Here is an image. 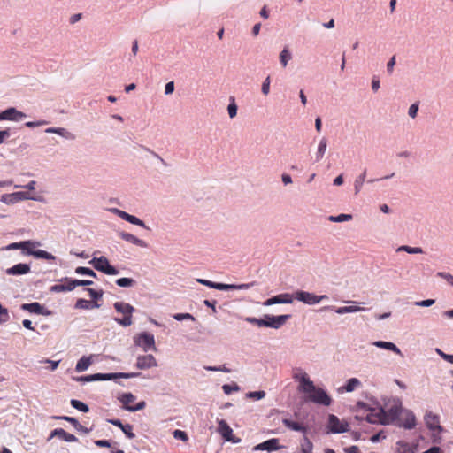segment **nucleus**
I'll return each instance as SVG.
<instances>
[{"mask_svg":"<svg viewBox=\"0 0 453 453\" xmlns=\"http://www.w3.org/2000/svg\"><path fill=\"white\" fill-rule=\"evenodd\" d=\"M293 377L299 381L298 390L307 394L310 401L325 406L331 404L330 396L324 389L316 388L306 372L299 371Z\"/></svg>","mask_w":453,"mask_h":453,"instance_id":"obj_1","label":"nucleus"},{"mask_svg":"<svg viewBox=\"0 0 453 453\" xmlns=\"http://www.w3.org/2000/svg\"><path fill=\"white\" fill-rule=\"evenodd\" d=\"M290 318V315L271 316L265 315V319L248 317L245 320L258 326L280 328Z\"/></svg>","mask_w":453,"mask_h":453,"instance_id":"obj_2","label":"nucleus"},{"mask_svg":"<svg viewBox=\"0 0 453 453\" xmlns=\"http://www.w3.org/2000/svg\"><path fill=\"white\" fill-rule=\"evenodd\" d=\"M40 243L34 241H24L22 242V252L26 255L34 256L36 258H42L49 261L55 260V257L42 250H36V247L39 246Z\"/></svg>","mask_w":453,"mask_h":453,"instance_id":"obj_3","label":"nucleus"},{"mask_svg":"<svg viewBox=\"0 0 453 453\" xmlns=\"http://www.w3.org/2000/svg\"><path fill=\"white\" fill-rule=\"evenodd\" d=\"M114 308L118 312L124 315L122 319H115V321L118 324L123 326H129L133 324L132 314L134 311V308L132 305L123 302H116L114 303Z\"/></svg>","mask_w":453,"mask_h":453,"instance_id":"obj_4","label":"nucleus"},{"mask_svg":"<svg viewBox=\"0 0 453 453\" xmlns=\"http://www.w3.org/2000/svg\"><path fill=\"white\" fill-rule=\"evenodd\" d=\"M384 414H385V422L387 425L394 423L398 419L399 415L402 411V404L399 401L389 402L385 405Z\"/></svg>","mask_w":453,"mask_h":453,"instance_id":"obj_5","label":"nucleus"},{"mask_svg":"<svg viewBox=\"0 0 453 453\" xmlns=\"http://www.w3.org/2000/svg\"><path fill=\"white\" fill-rule=\"evenodd\" d=\"M327 429V433L342 434L349 430V425L345 420H340L337 416L329 414Z\"/></svg>","mask_w":453,"mask_h":453,"instance_id":"obj_6","label":"nucleus"},{"mask_svg":"<svg viewBox=\"0 0 453 453\" xmlns=\"http://www.w3.org/2000/svg\"><path fill=\"white\" fill-rule=\"evenodd\" d=\"M135 399L136 397L132 393H124L119 397L122 407L129 411H140L145 407L146 403L144 401H142L134 405L133 403L135 402Z\"/></svg>","mask_w":453,"mask_h":453,"instance_id":"obj_7","label":"nucleus"},{"mask_svg":"<svg viewBox=\"0 0 453 453\" xmlns=\"http://www.w3.org/2000/svg\"><path fill=\"white\" fill-rule=\"evenodd\" d=\"M94 268L97 271L103 272L108 275H116L119 273L118 270L110 265L108 259L105 257H100L98 258L94 257L89 261Z\"/></svg>","mask_w":453,"mask_h":453,"instance_id":"obj_8","label":"nucleus"},{"mask_svg":"<svg viewBox=\"0 0 453 453\" xmlns=\"http://www.w3.org/2000/svg\"><path fill=\"white\" fill-rule=\"evenodd\" d=\"M293 298H295L297 301L303 302L306 304L312 305L319 303L322 300L327 299V296H316L312 293L298 290L296 291L293 295Z\"/></svg>","mask_w":453,"mask_h":453,"instance_id":"obj_9","label":"nucleus"},{"mask_svg":"<svg viewBox=\"0 0 453 453\" xmlns=\"http://www.w3.org/2000/svg\"><path fill=\"white\" fill-rule=\"evenodd\" d=\"M197 281L204 286H207L211 288L219 289V290H228V289H248L250 286H253L254 283L250 284H224V283H216L210 281L208 280L198 279Z\"/></svg>","mask_w":453,"mask_h":453,"instance_id":"obj_10","label":"nucleus"},{"mask_svg":"<svg viewBox=\"0 0 453 453\" xmlns=\"http://www.w3.org/2000/svg\"><path fill=\"white\" fill-rule=\"evenodd\" d=\"M135 345L141 347L144 351L149 349H156L155 339L153 334L143 332L136 335L134 339Z\"/></svg>","mask_w":453,"mask_h":453,"instance_id":"obj_11","label":"nucleus"},{"mask_svg":"<svg viewBox=\"0 0 453 453\" xmlns=\"http://www.w3.org/2000/svg\"><path fill=\"white\" fill-rule=\"evenodd\" d=\"M357 419H365L368 423L371 424H382L387 425L385 422V414H384V409L380 408L379 410L375 409H369L368 413L365 417H359L356 416Z\"/></svg>","mask_w":453,"mask_h":453,"instance_id":"obj_12","label":"nucleus"},{"mask_svg":"<svg viewBox=\"0 0 453 453\" xmlns=\"http://www.w3.org/2000/svg\"><path fill=\"white\" fill-rule=\"evenodd\" d=\"M138 373H126V372H119V373H96L92 375L93 381L95 380H110L117 378H124L129 379L136 377Z\"/></svg>","mask_w":453,"mask_h":453,"instance_id":"obj_13","label":"nucleus"},{"mask_svg":"<svg viewBox=\"0 0 453 453\" xmlns=\"http://www.w3.org/2000/svg\"><path fill=\"white\" fill-rule=\"evenodd\" d=\"M26 117V114L18 111L14 107H10L5 111L0 112L1 120L19 121Z\"/></svg>","mask_w":453,"mask_h":453,"instance_id":"obj_14","label":"nucleus"},{"mask_svg":"<svg viewBox=\"0 0 453 453\" xmlns=\"http://www.w3.org/2000/svg\"><path fill=\"white\" fill-rule=\"evenodd\" d=\"M156 366H157V363L152 355H143L137 357L136 367L139 369H149Z\"/></svg>","mask_w":453,"mask_h":453,"instance_id":"obj_15","label":"nucleus"},{"mask_svg":"<svg viewBox=\"0 0 453 453\" xmlns=\"http://www.w3.org/2000/svg\"><path fill=\"white\" fill-rule=\"evenodd\" d=\"M53 437H58L61 440L67 441V442H74L77 441V437L72 434L67 433L63 428H56L53 431H51L48 441L51 440Z\"/></svg>","mask_w":453,"mask_h":453,"instance_id":"obj_16","label":"nucleus"},{"mask_svg":"<svg viewBox=\"0 0 453 453\" xmlns=\"http://www.w3.org/2000/svg\"><path fill=\"white\" fill-rule=\"evenodd\" d=\"M282 446L279 444V439L273 438L267 440L262 443L257 444L254 449L255 450H266L268 452H272L277 449H281Z\"/></svg>","mask_w":453,"mask_h":453,"instance_id":"obj_17","label":"nucleus"},{"mask_svg":"<svg viewBox=\"0 0 453 453\" xmlns=\"http://www.w3.org/2000/svg\"><path fill=\"white\" fill-rule=\"evenodd\" d=\"M114 212L119 217L121 218L122 219L131 223V224H134V225H136V226H142V227H144V228H148L144 222L142 220H141L140 219H138L137 217L135 216H133V215H130L128 214L127 212L124 211H121V210H119V209H114Z\"/></svg>","mask_w":453,"mask_h":453,"instance_id":"obj_18","label":"nucleus"},{"mask_svg":"<svg viewBox=\"0 0 453 453\" xmlns=\"http://www.w3.org/2000/svg\"><path fill=\"white\" fill-rule=\"evenodd\" d=\"M425 421L426 426L430 430H441V427L440 426V418L439 416H437L436 414H434L433 412H427L425 416Z\"/></svg>","mask_w":453,"mask_h":453,"instance_id":"obj_19","label":"nucleus"},{"mask_svg":"<svg viewBox=\"0 0 453 453\" xmlns=\"http://www.w3.org/2000/svg\"><path fill=\"white\" fill-rule=\"evenodd\" d=\"M30 272V265L27 264H17L8 269H6L5 273L8 275H23L27 274Z\"/></svg>","mask_w":453,"mask_h":453,"instance_id":"obj_20","label":"nucleus"},{"mask_svg":"<svg viewBox=\"0 0 453 453\" xmlns=\"http://www.w3.org/2000/svg\"><path fill=\"white\" fill-rule=\"evenodd\" d=\"M108 422L119 427L122 432L127 435L129 439H134L135 434L133 433V426L130 424H122L119 419H108Z\"/></svg>","mask_w":453,"mask_h":453,"instance_id":"obj_21","label":"nucleus"},{"mask_svg":"<svg viewBox=\"0 0 453 453\" xmlns=\"http://www.w3.org/2000/svg\"><path fill=\"white\" fill-rule=\"evenodd\" d=\"M119 237L122 239V240H125L127 242H129L133 244H135L137 246H140V247H142V248H145L147 247V243L137 238L136 236H134V234H130V233H127V232H120L119 234Z\"/></svg>","mask_w":453,"mask_h":453,"instance_id":"obj_22","label":"nucleus"},{"mask_svg":"<svg viewBox=\"0 0 453 453\" xmlns=\"http://www.w3.org/2000/svg\"><path fill=\"white\" fill-rule=\"evenodd\" d=\"M219 432L225 440L232 441L233 430L225 420L219 422Z\"/></svg>","mask_w":453,"mask_h":453,"instance_id":"obj_23","label":"nucleus"},{"mask_svg":"<svg viewBox=\"0 0 453 453\" xmlns=\"http://www.w3.org/2000/svg\"><path fill=\"white\" fill-rule=\"evenodd\" d=\"M65 281L67 282V284H56L50 287V292L59 293V292H65V291H72L74 289L73 287V280L69 278H65Z\"/></svg>","mask_w":453,"mask_h":453,"instance_id":"obj_24","label":"nucleus"},{"mask_svg":"<svg viewBox=\"0 0 453 453\" xmlns=\"http://www.w3.org/2000/svg\"><path fill=\"white\" fill-rule=\"evenodd\" d=\"M373 345L378 348L391 350V351L395 352V354L402 356V352H401L400 349L395 344H394L392 342H383V341H376L373 342Z\"/></svg>","mask_w":453,"mask_h":453,"instance_id":"obj_25","label":"nucleus"},{"mask_svg":"<svg viewBox=\"0 0 453 453\" xmlns=\"http://www.w3.org/2000/svg\"><path fill=\"white\" fill-rule=\"evenodd\" d=\"M416 447L409 442L400 441L396 443V453H415Z\"/></svg>","mask_w":453,"mask_h":453,"instance_id":"obj_26","label":"nucleus"},{"mask_svg":"<svg viewBox=\"0 0 453 453\" xmlns=\"http://www.w3.org/2000/svg\"><path fill=\"white\" fill-rule=\"evenodd\" d=\"M93 356L86 357L83 356L76 364L75 370L78 372L86 371L92 364Z\"/></svg>","mask_w":453,"mask_h":453,"instance_id":"obj_27","label":"nucleus"},{"mask_svg":"<svg viewBox=\"0 0 453 453\" xmlns=\"http://www.w3.org/2000/svg\"><path fill=\"white\" fill-rule=\"evenodd\" d=\"M74 307L76 309L89 310L92 308L99 307V304L96 302H91L86 299L80 298L76 301Z\"/></svg>","mask_w":453,"mask_h":453,"instance_id":"obj_28","label":"nucleus"},{"mask_svg":"<svg viewBox=\"0 0 453 453\" xmlns=\"http://www.w3.org/2000/svg\"><path fill=\"white\" fill-rule=\"evenodd\" d=\"M282 423L284 424V426L286 427H288V429L293 430V431L305 433L307 430L306 427L304 426H303L302 424L296 422V421H292L288 418H284L282 420Z\"/></svg>","mask_w":453,"mask_h":453,"instance_id":"obj_29","label":"nucleus"},{"mask_svg":"<svg viewBox=\"0 0 453 453\" xmlns=\"http://www.w3.org/2000/svg\"><path fill=\"white\" fill-rule=\"evenodd\" d=\"M21 309L31 313L41 314L42 313L43 307L39 303H24Z\"/></svg>","mask_w":453,"mask_h":453,"instance_id":"obj_30","label":"nucleus"},{"mask_svg":"<svg viewBox=\"0 0 453 453\" xmlns=\"http://www.w3.org/2000/svg\"><path fill=\"white\" fill-rule=\"evenodd\" d=\"M274 304L276 303H291L293 302V295L288 293L280 294L273 296Z\"/></svg>","mask_w":453,"mask_h":453,"instance_id":"obj_31","label":"nucleus"},{"mask_svg":"<svg viewBox=\"0 0 453 453\" xmlns=\"http://www.w3.org/2000/svg\"><path fill=\"white\" fill-rule=\"evenodd\" d=\"M327 147V142L326 138H322L318 146V151L316 153V160L319 161L324 157L325 151Z\"/></svg>","mask_w":453,"mask_h":453,"instance_id":"obj_32","label":"nucleus"},{"mask_svg":"<svg viewBox=\"0 0 453 453\" xmlns=\"http://www.w3.org/2000/svg\"><path fill=\"white\" fill-rule=\"evenodd\" d=\"M416 425V418L415 416L411 412H408L406 414L405 419L402 422V426L404 428L411 429Z\"/></svg>","mask_w":453,"mask_h":453,"instance_id":"obj_33","label":"nucleus"},{"mask_svg":"<svg viewBox=\"0 0 453 453\" xmlns=\"http://www.w3.org/2000/svg\"><path fill=\"white\" fill-rule=\"evenodd\" d=\"M361 382L357 378H351L347 381V384L344 386L343 389L346 392H351L355 390L358 386H360Z\"/></svg>","mask_w":453,"mask_h":453,"instance_id":"obj_34","label":"nucleus"},{"mask_svg":"<svg viewBox=\"0 0 453 453\" xmlns=\"http://www.w3.org/2000/svg\"><path fill=\"white\" fill-rule=\"evenodd\" d=\"M71 405L82 412H88L89 410L87 404L76 399L71 400Z\"/></svg>","mask_w":453,"mask_h":453,"instance_id":"obj_35","label":"nucleus"},{"mask_svg":"<svg viewBox=\"0 0 453 453\" xmlns=\"http://www.w3.org/2000/svg\"><path fill=\"white\" fill-rule=\"evenodd\" d=\"M365 175L366 172L365 171L362 174H360L356 180H355V193L357 194L361 190V188L365 180Z\"/></svg>","mask_w":453,"mask_h":453,"instance_id":"obj_36","label":"nucleus"},{"mask_svg":"<svg viewBox=\"0 0 453 453\" xmlns=\"http://www.w3.org/2000/svg\"><path fill=\"white\" fill-rule=\"evenodd\" d=\"M291 58V54L288 51V48H284L283 50L280 54V61L283 67H285L288 65V62Z\"/></svg>","mask_w":453,"mask_h":453,"instance_id":"obj_37","label":"nucleus"},{"mask_svg":"<svg viewBox=\"0 0 453 453\" xmlns=\"http://www.w3.org/2000/svg\"><path fill=\"white\" fill-rule=\"evenodd\" d=\"M397 250L398 251L404 250V251H406L407 253H410V254H420V253L423 252L422 249L419 248V247H410V246H407V245H403V246L399 247Z\"/></svg>","mask_w":453,"mask_h":453,"instance_id":"obj_38","label":"nucleus"},{"mask_svg":"<svg viewBox=\"0 0 453 453\" xmlns=\"http://www.w3.org/2000/svg\"><path fill=\"white\" fill-rule=\"evenodd\" d=\"M75 273L78 274L88 275V276H91L94 278L96 277V273L93 270H91L90 268H88V267L79 266L75 269Z\"/></svg>","mask_w":453,"mask_h":453,"instance_id":"obj_39","label":"nucleus"},{"mask_svg":"<svg viewBox=\"0 0 453 453\" xmlns=\"http://www.w3.org/2000/svg\"><path fill=\"white\" fill-rule=\"evenodd\" d=\"M7 197H12L13 199H12L11 201H17V200H20V199H24V198H27V196H25V194L23 192H16V193H13L12 195H4L2 196V201L4 202V203H7Z\"/></svg>","mask_w":453,"mask_h":453,"instance_id":"obj_40","label":"nucleus"},{"mask_svg":"<svg viewBox=\"0 0 453 453\" xmlns=\"http://www.w3.org/2000/svg\"><path fill=\"white\" fill-rule=\"evenodd\" d=\"M352 216L350 214H340L338 216H330L329 220L332 222H344L350 220Z\"/></svg>","mask_w":453,"mask_h":453,"instance_id":"obj_41","label":"nucleus"},{"mask_svg":"<svg viewBox=\"0 0 453 453\" xmlns=\"http://www.w3.org/2000/svg\"><path fill=\"white\" fill-rule=\"evenodd\" d=\"M46 132L50 134H57L65 137H68L70 134L65 128L61 127H50L46 129Z\"/></svg>","mask_w":453,"mask_h":453,"instance_id":"obj_42","label":"nucleus"},{"mask_svg":"<svg viewBox=\"0 0 453 453\" xmlns=\"http://www.w3.org/2000/svg\"><path fill=\"white\" fill-rule=\"evenodd\" d=\"M134 280L131 278H119L116 280V284L119 287H131Z\"/></svg>","mask_w":453,"mask_h":453,"instance_id":"obj_43","label":"nucleus"},{"mask_svg":"<svg viewBox=\"0 0 453 453\" xmlns=\"http://www.w3.org/2000/svg\"><path fill=\"white\" fill-rule=\"evenodd\" d=\"M173 435L177 440L187 441L188 440V434L182 430L176 429L173 431Z\"/></svg>","mask_w":453,"mask_h":453,"instance_id":"obj_44","label":"nucleus"},{"mask_svg":"<svg viewBox=\"0 0 453 453\" xmlns=\"http://www.w3.org/2000/svg\"><path fill=\"white\" fill-rule=\"evenodd\" d=\"M60 418L71 423L77 430H82V431L84 430L83 426L74 418L64 416V417H61Z\"/></svg>","mask_w":453,"mask_h":453,"instance_id":"obj_45","label":"nucleus"},{"mask_svg":"<svg viewBox=\"0 0 453 453\" xmlns=\"http://www.w3.org/2000/svg\"><path fill=\"white\" fill-rule=\"evenodd\" d=\"M173 318L178 321L184 319L195 320V318L190 313H176L173 315Z\"/></svg>","mask_w":453,"mask_h":453,"instance_id":"obj_46","label":"nucleus"},{"mask_svg":"<svg viewBox=\"0 0 453 453\" xmlns=\"http://www.w3.org/2000/svg\"><path fill=\"white\" fill-rule=\"evenodd\" d=\"M305 446L302 447V453H312L313 445L308 437L304 436Z\"/></svg>","mask_w":453,"mask_h":453,"instance_id":"obj_47","label":"nucleus"},{"mask_svg":"<svg viewBox=\"0 0 453 453\" xmlns=\"http://www.w3.org/2000/svg\"><path fill=\"white\" fill-rule=\"evenodd\" d=\"M9 318H10V316H9L7 309L4 308L0 304V323H4V322L8 321Z\"/></svg>","mask_w":453,"mask_h":453,"instance_id":"obj_48","label":"nucleus"},{"mask_svg":"<svg viewBox=\"0 0 453 453\" xmlns=\"http://www.w3.org/2000/svg\"><path fill=\"white\" fill-rule=\"evenodd\" d=\"M73 287L75 288L78 286H89L93 284L92 280H72Z\"/></svg>","mask_w":453,"mask_h":453,"instance_id":"obj_49","label":"nucleus"},{"mask_svg":"<svg viewBox=\"0 0 453 453\" xmlns=\"http://www.w3.org/2000/svg\"><path fill=\"white\" fill-rule=\"evenodd\" d=\"M326 309H331V310H333L334 311H335L338 314L349 313L348 306H342V307H338V308L327 306V307H324L323 308V310H326Z\"/></svg>","mask_w":453,"mask_h":453,"instance_id":"obj_50","label":"nucleus"},{"mask_svg":"<svg viewBox=\"0 0 453 453\" xmlns=\"http://www.w3.org/2000/svg\"><path fill=\"white\" fill-rule=\"evenodd\" d=\"M228 114L230 118H234L237 114V105L234 104V101L233 100V103H231L227 107Z\"/></svg>","mask_w":453,"mask_h":453,"instance_id":"obj_51","label":"nucleus"},{"mask_svg":"<svg viewBox=\"0 0 453 453\" xmlns=\"http://www.w3.org/2000/svg\"><path fill=\"white\" fill-rule=\"evenodd\" d=\"M435 303L434 299H426L423 301H418L415 303V305L420 306V307H429L433 305Z\"/></svg>","mask_w":453,"mask_h":453,"instance_id":"obj_52","label":"nucleus"},{"mask_svg":"<svg viewBox=\"0 0 453 453\" xmlns=\"http://www.w3.org/2000/svg\"><path fill=\"white\" fill-rule=\"evenodd\" d=\"M270 90V77H267L262 84V93L267 95Z\"/></svg>","mask_w":453,"mask_h":453,"instance_id":"obj_53","label":"nucleus"},{"mask_svg":"<svg viewBox=\"0 0 453 453\" xmlns=\"http://www.w3.org/2000/svg\"><path fill=\"white\" fill-rule=\"evenodd\" d=\"M204 369L207 371H220V372H230V369L226 368L225 365L219 366V367L205 366Z\"/></svg>","mask_w":453,"mask_h":453,"instance_id":"obj_54","label":"nucleus"},{"mask_svg":"<svg viewBox=\"0 0 453 453\" xmlns=\"http://www.w3.org/2000/svg\"><path fill=\"white\" fill-rule=\"evenodd\" d=\"M418 111V105L417 104H413L409 108V115L411 118H415L417 116V112Z\"/></svg>","mask_w":453,"mask_h":453,"instance_id":"obj_55","label":"nucleus"},{"mask_svg":"<svg viewBox=\"0 0 453 453\" xmlns=\"http://www.w3.org/2000/svg\"><path fill=\"white\" fill-rule=\"evenodd\" d=\"M87 291L88 292L89 296H91V298L93 299H98V298H101L102 296H103V293L102 292H97L96 291L95 289L93 288H87Z\"/></svg>","mask_w":453,"mask_h":453,"instance_id":"obj_56","label":"nucleus"},{"mask_svg":"<svg viewBox=\"0 0 453 453\" xmlns=\"http://www.w3.org/2000/svg\"><path fill=\"white\" fill-rule=\"evenodd\" d=\"M10 136V129H4L0 131V144H2L5 139Z\"/></svg>","mask_w":453,"mask_h":453,"instance_id":"obj_57","label":"nucleus"},{"mask_svg":"<svg viewBox=\"0 0 453 453\" xmlns=\"http://www.w3.org/2000/svg\"><path fill=\"white\" fill-rule=\"evenodd\" d=\"M6 250H22V242H12L6 247Z\"/></svg>","mask_w":453,"mask_h":453,"instance_id":"obj_58","label":"nucleus"},{"mask_svg":"<svg viewBox=\"0 0 453 453\" xmlns=\"http://www.w3.org/2000/svg\"><path fill=\"white\" fill-rule=\"evenodd\" d=\"M438 275L444 278L449 284L453 285V275L446 273H439Z\"/></svg>","mask_w":453,"mask_h":453,"instance_id":"obj_59","label":"nucleus"},{"mask_svg":"<svg viewBox=\"0 0 453 453\" xmlns=\"http://www.w3.org/2000/svg\"><path fill=\"white\" fill-rule=\"evenodd\" d=\"M95 444L96 446H98V447H105V448H110L111 447V443L107 440H98V441H96Z\"/></svg>","mask_w":453,"mask_h":453,"instance_id":"obj_60","label":"nucleus"},{"mask_svg":"<svg viewBox=\"0 0 453 453\" xmlns=\"http://www.w3.org/2000/svg\"><path fill=\"white\" fill-rule=\"evenodd\" d=\"M174 90V83L173 81H170L166 83L165 92L166 95L172 94Z\"/></svg>","mask_w":453,"mask_h":453,"instance_id":"obj_61","label":"nucleus"},{"mask_svg":"<svg viewBox=\"0 0 453 453\" xmlns=\"http://www.w3.org/2000/svg\"><path fill=\"white\" fill-rule=\"evenodd\" d=\"M395 64V58L392 57L391 59L387 64V70L389 73H391L393 72Z\"/></svg>","mask_w":453,"mask_h":453,"instance_id":"obj_62","label":"nucleus"},{"mask_svg":"<svg viewBox=\"0 0 453 453\" xmlns=\"http://www.w3.org/2000/svg\"><path fill=\"white\" fill-rule=\"evenodd\" d=\"M250 396L256 397L257 399H262L265 397V393L264 391H255L250 394Z\"/></svg>","mask_w":453,"mask_h":453,"instance_id":"obj_63","label":"nucleus"},{"mask_svg":"<svg viewBox=\"0 0 453 453\" xmlns=\"http://www.w3.org/2000/svg\"><path fill=\"white\" fill-rule=\"evenodd\" d=\"M346 453H360L359 448L357 446H350L345 449Z\"/></svg>","mask_w":453,"mask_h":453,"instance_id":"obj_64","label":"nucleus"}]
</instances>
